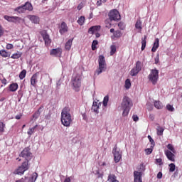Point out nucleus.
<instances>
[{
	"instance_id": "1",
	"label": "nucleus",
	"mask_w": 182,
	"mask_h": 182,
	"mask_svg": "<svg viewBox=\"0 0 182 182\" xmlns=\"http://www.w3.org/2000/svg\"><path fill=\"white\" fill-rule=\"evenodd\" d=\"M61 124L65 127H70L73 123V117L70 114V108L65 107L62 109L60 117Z\"/></svg>"
},
{
	"instance_id": "2",
	"label": "nucleus",
	"mask_w": 182,
	"mask_h": 182,
	"mask_svg": "<svg viewBox=\"0 0 182 182\" xmlns=\"http://www.w3.org/2000/svg\"><path fill=\"white\" fill-rule=\"evenodd\" d=\"M122 107L123 109L122 116H127L129 114V112H130V109L133 107V101H132V99L127 96H124L122 102Z\"/></svg>"
},
{
	"instance_id": "3",
	"label": "nucleus",
	"mask_w": 182,
	"mask_h": 182,
	"mask_svg": "<svg viewBox=\"0 0 182 182\" xmlns=\"http://www.w3.org/2000/svg\"><path fill=\"white\" fill-rule=\"evenodd\" d=\"M71 86L75 92L80 90V86H82V79H80V76L75 75L72 77Z\"/></svg>"
},
{
	"instance_id": "4",
	"label": "nucleus",
	"mask_w": 182,
	"mask_h": 182,
	"mask_svg": "<svg viewBox=\"0 0 182 182\" xmlns=\"http://www.w3.org/2000/svg\"><path fill=\"white\" fill-rule=\"evenodd\" d=\"M28 170H29V164L28 161H24L20 166L18 167V168L14 171V174H17L18 176H23L25 171H28Z\"/></svg>"
},
{
	"instance_id": "5",
	"label": "nucleus",
	"mask_w": 182,
	"mask_h": 182,
	"mask_svg": "<svg viewBox=\"0 0 182 182\" xmlns=\"http://www.w3.org/2000/svg\"><path fill=\"white\" fill-rule=\"evenodd\" d=\"M148 78L149 82H151L153 85H156L159 80V70L157 69L151 70Z\"/></svg>"
},
{
	"instance_id": "6",
	"label": "nucleus",
	"mask_w": 182,
	"mask_h": 182,
	"mask_svg": "<svg viewBox=\"0 0 182 182\" xmlns=\"http://www.w3.org/2000/svg\"><path fill=\"white\" fill-rule=\"evenodd\" d=\"M29 148H25L19 155V157L25 159V161H28L29 164V160H32V153H31Z\"/></svg>"
},
{
	"instance_id": "7",
	"label": "nucleus",
	"mask_w": 182,
	"mask_h": 182,
	"mask_svg": "<svg viewBox=\"0 0 182 182\" xmlns=\"http://www.w3.org/2000/svg\"><path fill=\"white\" fill-rule=\"evenodd\" d=\"M108 16L109 18L110 21H120L121 16H120V13H119V11L116 9L111 10L108 14Z\"/></svg>"
},
{
	"instance_id": "8",
	"label": "nucleus",
	"mask_w": 182,
	"mask_h": 182,
	"mask_svg": "<svg viewBox=\"0 0 182 182\" xmlns=\"http://www.w3.org/2000/svg\"><path fill=\"white\" fill-rule=\"evenodd\" d=\"M112 154H114V161L119 163L122 160V152L120 149L117 148V145H115L112 150Z\"/></svg>"
},
{
	"instance_id": "9",
	"label": "nucleus",
	"mask_w": 182,
	"mask_h": 182,
	"mask_svg": "<svg viewBox=\"0 0 182 182\" xmlns=\"http://www.w3.org/2000/svg\"><path fill=\"white\" fill-rule=\"evenodd\" d=\"M40 35H41L45 42V45L46 46H50V43H52V40L50 39V36H49V34H48V31L46 30H43L40 31Z\"/></svg>"
},
{
	"instance_id": "10",
	"label": "nucleus",
	"mask_w": 182,
	"mask_h": 182,
	"mask_svg": "<svg viewBox=\"0 0 182 182\" xmlns=\"http://www.w3.org/2000/svg\"><path fill=\"white\" fill-rule=\"evenodd\" d=\"M4 18L8 22H12L13 23H21L22 21V18L19 16H10L8 15H5Z\"/></svg>"
},
{
	"instance_id": "11",
	"label": "nucleus",
	"mask_w": 182,
	"mask_h": 182,
	"mask_svg": "<svg viewBox=\"0 0 182 182\" xmlns=\"http://www.w3.org/2000/svg\"><path fill=\"white\" fill-rule=\"evenodd\" d=\"M62 48H53L50 51V55L51 56H55V58H62Z\"/></svg>"
},
{
	"instance_id": "12",
	"label": "nucleus",
	"mask_w": 182,
	"mask_h": 182,
	"mask_svg": "<svg viewBox=\"0 0 182 182\" xmlns=\"http://www.w3.org/2000/svg\"><path fill=\"white\" fill-rule=\"evenodd\" d=\"M68 29L69 28L68 27V24H66L65 21H63L59 27V32L60 35H63L64 33H66Z\"/></svg>"
},
{
	"instance_id": "13",
	"label": "nucleus",
	"mask_w": 182,
	"mask_h": 182,
	"mask_svg": "<svg viewBox=\"0 0 182 182\" xmlns=\"http://www.w3.org/2000/svg\"><path fill=\"white\" fill-rule=\"evenodd\" d=\"M165 155L166 156L168 160H169L170 161H176V155H174V153H173L171 151H165Z\"/></svg>"
},
{
	"instance_id": "14",
	"label": "nucleus",
	"mask_w": 182,
	"mask_h": 182,
	"mask_svg": "<svg viewBox=\"0 0 182 182\" xmlns=\"http://www.w3.org/2000/svg\"><path fill=\"white\" fill-rule=\"evenodd\" d=\"M141 176H143V173H141V172H139L137 171H134V182H141Z\"/></svg>"
},
{
	"instance_id": "15",
	"label": "nucleus",
	"mask_w": 182,
	"mask_h": 182,
	"mask_svg": "<svg viewBox=\"0 0 182 182\" xmlns=\"http://www.w3.org/2000/svg\"><path fill=\"white\" fill-rule=\"evenodd\" d=\"M38 73L33 74L31 78V85L33 87H36V84L38 83Z\"/></svg>"
},
{
	"instance_id": "16",
	"label": "nucleus",
	"mask_w": 182,
	"mask_h": 182,
	"mask_svg": "<svg viewBox=\"0 0 182 182\" xmlns=\"http://www.w3.org/2000/svg\"><path fill=\"white\" fill-rule=\"evenodd\" d=\"M107 67L106 64H99V68L98 70L96 71L95 75L99 76L100 73H102V72L106 71Z\"/></svg>"
},
{
	"instance_id": "17",
	"label": "nucleus",
	"mask_w": 182,
	"mask_h": 182,
	"mask_svg": "<svg viewBox=\"0 0 182 182\" xmlns=\"http://www.w3.org/2000/svg\"><path fill=\"white\" fill-rule=\"evenodd\" d=\"M41 110H42V107H40L33 115L31 119V122H35L37 119L41 116Z\"/></svg>"
},
{
	"instance_id": "18",
	"label": "nucleus",
	"mask_w": 182,
	"mask_h": 182,
	"mask_svg": "<svg viewBox=\"0 0 182 182\" xmlns=\"http://www.w3.org/2000/svg\"><path fill=\"white\" fill-rule=\"evenodd\" d=\"M23 8L24 11H33V6H32V4L29 3V1L26 2L25 4L23 5Z\"/></svg>"
},
{
	"instance_id": "19",
	"label": "nucleus",
	"mask_w": 182,
	"mask_h": 182,
	"mask_svg": "<svg viewBox=\"0 0 182 182\" xmlns=\"http://www.w3.org/2000/svg\"><path fill=\"white\" fill-rule=\"evenodd\" d=\"M159 42L160 40L159 38L155 39L153 47L151 48V52H156L157 49H159V46H160Z\"/></svg>"
},
{
	"instance_id": "20",
	"label": "nucleus",
	"mask_w": 182,
	"mask_h": 182,
	"mask_svg": "<svg viewBox=\"0 0 182 182\" xmlns=\"http://www.w3.org/2000/svg\"><path fill=\"white\" fill-rule=\"evenodd\" d=\"M97 31H100V26H94L90 27L88 30V33L93 35V33H95V32H97Z\"/></svg>"
},
{
	"instance_id": "21",
	"label": "nucleus",
	"mask_w": 182,
	"mask_h": 182,
	"mask_svg": "<svg viewBox=\"0 0 182 182\" xmlns=\"http://www.w3.org/2000/svg\"><path fill=\"white\" fill-rule=\"evenodd\" d=\"M73 42V38L69 39L65 45V49L66 50H70V48H72V43Z\"/></svg>"
},
{
	"instance_id": "22",
	"label": "nucleus",
	"mask_w": 182,
	"mask_h": 182,
	"mask_svg": "<svg viewBox=\"0 0 182 182\" xmlns=\"http://www.w3.org/2000/svg\"><path fill=\"white\" fill-rule=\"evenodd\" d=\"M0 55L2 58H11V53L5 50H1Z\"/></svg>"
},
{
	"instance_id": "23",
	"label": "nucleus",
	"mask_w": 182,
	"mask_h": 182,
	"mask_svg": "<svg viewBox=\"0 0 182 182\" xmlns=\"http://www.w3.org/2000/svg\"><path fill=\"white\" fill-rule=\"evenodd\" d=\"M107 181H112V182H119L117 181V177L114 174H109L108 176Z\"/></svg>"
},
{
	"instance_id": "24",
	"label": "nucleus",
	"mask_w": 182,
	"mask_h": 182,
	"mask_svg": "<svg viewBox=\"0 0 182 182\" xmlns=\"http://www.w3.org/2000/svg\"><path fill=\"white\" fill-rule=\"evenodd\" d=\"M92 110L95 112V113H99V103L97 102H94L92 107Z\"/></svg>"
},
{
	"instance_id": "25",
	"label": "nucleus",
	"mask_w": 182,
	"mask_h": 182,
	"mask_svg": "<svg viewBox=\"0 0 182 182\" xmlns=\"http://www.w3.org/2000/svg\"><path fill=\"white\" fill-rule=\"evenodd\" d=\"M10 92H16L18 90V84L12 83L9 85Z\"/></svg>"
},
{
	"instance_id": "26",
	"label": "nucleus",
	"mask_w": 182,
	"mask_h": 182,
	"mask_svg": "<svg viewBox=\"0 0 182 182\" xmlns=\"http://www.w3.org/2000/svg\"><path fill=\"white\" fill-rule=\"evenodd\" d=\"M146 39L147 36H144V37L141 38V50H144V49H146V45L147 43V41H146Z\"/></svg>"
},
{
	"instance_id": "27",
	"label": "nucleus",
	"mask_w": 182,
	"mask_h": 182,
	"mask_svg": "<svg viewBox=\"0 0 182 182\" xmlns=\"http://www.w3.org/2000/svg\"><path fill=\"white\" fill-rule=\"evenodd\" d=\"M29 19L33 23H39V17L36 16H30Z\"/></svg>"
},
{
	"instance_id": "28",
	"label": "nucleus",
	"mask_w": 182,
	"mask_h": 182,
	"mask_svg": "<svg viewBox=\"0 0 182 182\" xmlns=\"http://www.w3.org/2000/svg\"><path fill=\"white\" fill-rule=\"evenodd\" d=\"M138 173H141L143 174V172L146 170V166H144V164H141L137 168H136Z\"/></svg>"
},
{
	"instance_id": "29",
	"label": "nucleus",
	"mask_w": 182,
	"mask_h": 182,
	"mask_svg": "<svg viewBox=\"0 0 182 182\" xmlns=\"http://www.w3.org/2000/svg\"><path fill=\"white\" fill-rule=\"evenodd\" d=\"M154 105L156 109H163V103L160 101H154Z\"/></svg>"
},
{
	"instance_id": "30",
	"label": "nucleus",
	"mask_w": 182,
	"mask_h": 182,
	"mask_svg": "<svg viewBox=\"0 0 182 182\" xmlns=\"http://www.w3.org/2000/svg\"><path fill=\"white\" fill-rule=\"evenodd\" d=\"M14 11L15 12H18V14H24L25 12V9H23V6H18L17 8H16L14 9Z\"/></svg>"
},
{
	"instance_id": "31",
	"label": "nucleus",
	"mask_w": 182,
	"mask_h": 182,
	"mask_svg": "<svg viewBox=\"0 0 182 182\" xmlns=\"http://www.w3.org/2000/svg\"><path fill=\"white\" fill-rule=\"evenodd\" d=\"M85 21H86V18H85V16H81L78 20L77 21L78 25H80V26H83V24L85 23Z\"/></svg>"
},
{
	"instance_id": "32",
	"label": "nucleus",
	"mask_w": 182,
	"mask_h": 182,
	"mask_svg": "<svg viewBox=\"0 0 182 182\" xmlns=\"http://www.w3.org/2000/svg\"><path fill=\"white\" fill-rule=\"evenodd\" d=\"M99 65H106V60L105 59V56L100 55L98 58Z\"/></svg>"
},
{
	"instance_id": "33",
	"label": "nucleus",
	"mask_w": 182,
	"mask_h": 182,
	"mask_svg": "<svg viewBox=\"0 0 182 182\" xmlns=\"http://www.w3.org/2000/svg\"><path fill=\"white\" fill-rule=\"evenodd\" d=\"M21 56H22V53L17 51V53H14L11 56V59H19V58H21Z\"/></svg>"
},
{
	"instance_id": "34",
	"label": "nucleus",
	"mask_w": 182,
	"mask_h": 182,
	"mask_svg": "<svg viewBox=\"0 0 182 182\" xmlns=\"http://www.w3.org/2000/svg\"><path fill=\"white\" fill-rule=\"evenodd\" d=\"M135 28L136 29H139V31H141L142 27H141V21L137 20L135 23Z\"/></svg>"
},
{
	"instance_id": "35",
	"label": "nucleus",
	"mask_w": 182,
	"mask_h": 182,
	"mask_svg": "<svg viewBox=\"0 0 182 182\" xmlns=\"http://www.w3.org/2000/svg\"><path fill=\"white\" fill-rule=\"evenodd\" d=\"M131 87H132V82L130 81V79H127L125 80V85H124L125 89H130Z\"/></svg>"
},
{
	"instance_id": "36",
	"label": "nucleus",
	"mask_w": 182,
	"mask_h": 182,
	"mask_svg": "<svg viewBox=\"0 0 182 182\" xmlns=\"http://www.w3.org/2000/svg\"><path fill=\"white\" fill-rule=\"evenodd\" d=\"M36 127H38V125H36L33 127L30 128L27 132V134H28V136H32V134L35 133V129H36Z\"/></svg>"
},
{
	"instance_id": "37",
	"label": "nucleus",
	"mask_w": 182,
	"mask_h": 182,
	"mask_svg": "<svg viewBox=\"0 0 182 182\" xmlns=\"http://www.w3.org/2000/svg\"><path fill=\"white\" fill-rule=\"evenodd\" d=\"M115 53H116V45L112 44L110 46V55L113 56V55Z\"/></svg>"
},
{
	"instance_id": "38",
	"label": "nucleus",
	"mask_w": 182,
	"mask_h": 182,
	"mask_svg": "<svg viewBox=\"0 0 182 182\" xmlns=\"http://www.w3.org/2000/svg\"><path fill=\"white\" fill-rule=\"evenodd\" d=\"M139 72H140L139 70L135 69L134 68H132L130 71V75L131 76H137V75L139 74Z\"/></svg>"
},
{
	"instance_id": "39",
	"label": "nucleus",
	"mask_w": 182,
	"mask_h": 182,
	"mask_svg": "<svg viewBox=\"0 0 182 182\" xmlns=\"http://www.w3.org/2000/svg\"><path fill=\"white\" fill-rule=\"evenodd\" d=\"M156 132H157V135L158 136H163L164 129L163 127H158V128L156 129Z\"/></svg>"
},
{
	"instance_id": "40",
	"label": "nucleus",
	"mask_w": 182,
	"mask_h": 182,
	"mask_svg": "<svg viewBox=\"0 0 182 182\" xmlns=\"http://www.w3.org/2000/svg\"><path fill=\"white\" fill-rule=\"evenodd\" d=\"M26 76V70H23L20 74H19V78L21 80L25 79V77Z\"/></svg>"
},
{
	"instance_id": "41",
	"label": "nucleus",
	"mask_w": 182,
	"mask_h": 182,
	"mask_svg": "<svg viewBox=\"0 0 182 182\" xmlns=\"http://www.w3.org/2000/svg\"><path fill=\"white\" fill-rule=\"evenodd\" d=\"M166 147H167V149H168V150H170V151H171L172 153H173L174 154H176V149H174V146H173V144H168V145L166 146Z\"/></svg>"
},
{
	"instance_id": "42",
	"label": "nucleus",
	"mask_w": 182,
	"mask_h": 182,
	"mask_svg": "<svg viewBox=\"0 0 182 182\" xmlns=\"http://www.w3.org/2000/svg\"><path fill=\"white\" fill-rule=\"evenodd\" d=\"M109 102V95H107L104 97L103 102H102V105L105 107H106V106H107V103Z\"/></svg>"
},
{
	"instance_id": "43",
	"label": "nucleus",
	"mask_w": 182,
	"mask_h": 182,
	"mask_svg": "<svg viewBox=\"0 0 182 182\" xmlns=\"http://www.w3.org/2000/svg\"><path fill=\"white\" fill-rule=\"evenodd\" d=\"M99 41L97 40H94L92 43V50H96V46L98 45Z\"/></svg>"
},
{
	"instance_id": "44",
	"label": "nucleus",
	"mask_w": 182,
	"mask_h": 182,
	"mask_svg": "<svg viewBox=\"0 0 182 182\" xmlns=\"http://www.w3.org/2000/svg\"><path fill=\"white\" fill-rule=\"evenodd\" d=\"M134 68L138 70L140 72V70H141V62L137 61L136 63V66Z\"/></svg>"
},
{
	"instance_id": "45",
	"label": "nucleus",
	"mask_w": 182,
	"mask_h": 182,
	"mask_svg": "<svg viewBox=\"0 0 182 182\" xmlns=\"http://www.w3.org/2000/svg\"><path fill=\"white\" fill-rule=\"evenodd\" d=\"M36 178H38V173H33L31 178V182H36Z\"/></svg>"
},
{
	"instance_id": "46",
	"label": "nucleus",
	"mask_w": 182,
	"mask_h": 182,
	"mask_svg": "<svg viewBox=\"0 0 182 182\" xmlns=\"http://www.w3.org/2000/svg\"><path fill=\"white\" fill-rule=\"evenodd\" d=\"M114 38H122V31H116L114 33Z\"/></svg>"
},
{
	"instance_id": "47",
	"label": "nucleus",
	"mask_w": 182,
	"mask_h": 182,
	"mask_svg": "<svg viewBox=\"0 0 182 182\" xmlns=\"http://www.w3.org/2000/svg\"><path fill=\"white\" fill-rule=\"evenodd\" d=\"M4 132H5V124L0 122V133H4Z\"/></svg>"
},
{
	"instance_id": "48",
	"label": "nucleus",
	"mask_w": 182,
	"mask_h": 182,
	"mask_svg": "<svg viewBox=\"0 0 182 182\" xmlns=\"http://www.w3.org/2000/svg\"><path fill=\"white\" fill-rule=\"evenodd\" d=\"M169 171L173 173L176 170V165L174 164H170L169 165Z\"/></svg>"
},
{
	"instance_id": "49",
	"label": "nucleus",
	"mask_w": 182,
	"mask_h": 182,
	"mask_svg": "<svg viewBox=\"0 0 182 182\" xmlns=\"http://www.w3.org/2000/svg\"><path fill=\"white\" fill-rule=\"evenodd\" d=\"M118 27L119 28V29H121V31H124V29L126 28V25L124 24V23L121 21L118 23Z\"/></svg>"
},
{
	"instance_id": "50",
	"label": "nucleus",
	"mask_w": 182,
	"mask_h": 182,
	"mask_svg": "<svg viewBox=\"0 0 182 182\" xmlns=\"http://www.w3.org/2000/svg\"><path fill=\"white\" fill-rule=\"evenodd\" d=\"M166 109L167 110H168V112H174V107H173V105L168 104L166 105Z\"/></svg>"
},
{
	"instance_id": "51",
	"label": "nucleus",
	"mask_w": 182,
	"mask_h": 182,
	"mask_svg": "<svg viewBox=\"0 0 182 182\" xmlns=\"http://www.w3.org/2000/svg\"><path fill=\"white\" fill-rule=\"evenodd\" d=\"M155 65H158L159 62H160V54L157 53L156 56L154 58Z\"/></svg>"
},
{
	"instance_id": "52",
	"label": "nucleus",
	"mask_w": 182,
	"mask_h": 182,
	"mask_svg": "<svg viewBox=\"0 0 182 182\" xmlns=\"http://www.w3.org/2000/svg\"><path fill=\"white\" fill-rule=\"evenodd\" d=\"M145 153H146V154H147V155L151 154V153H153V149H151V148H148V149H145Z\"/></svg>"
},
{
	"instance_id": "53",
	"label": "nucleus",
	"mask_w": 182,
	"mask_h": 182,
	"mask_svg": "<svg viewBox=\"0 0 182 182\" xmlns=\"http://www.w3.org/2000/svg\"><path fill=\"white\" fill-rule=\"evenodd\" d=\"M83 6H85V4L81 2L77 6V9H78V11H80V9H82L83 8Z\"/></svg>"
},
{
	"instance_id": "54",
	"label": "nucleus",
	"mask_w": 182,
	"mask_h": 182,
	"mask_svg": "<svg viewBox=\"0 0 182 182\" xmlns=\"http://www.w3.org/2000/svg\"><path fill=\"white\" fill-rule=\"evenodd\" d=\"M134 122H139V117L136 114L132 116Z\"/></svg>"
},
{
	"instance_id": "55",
	"label": "nucleus",
	"mask_w": 182,
	"mask_h": 182,
	"mask_svg": "<svg viewBox=\"0 0 182 182\" xmlns=\"http://www.w3.org/2000/svg\"><path fill=\"white\" fill-rule=\"evenodd\" d=\"M6 49L10 50V49H14V45L9 43L6 45Z\"/></svg>"
},
{
	"instance_id": "56",
	"label": "nucleus",
	"mask_w": 182,
	"mask_h": 182,
	"mask_svg": "<svg viewBox=\"0 0 182 182\" xmlns=\"http://www.w3.org/2000/svg\"><path fill=\"white\" fill-rule=\"evenodd\" d=\"M106 1H107V0H100V1H97V6H100V5H102V2L105 3V2H106Z\"/></svg>"
},
{
	"instance_id": "57",
	"label": "nucleus",
	"mask_w": 182,
	"mask_h": 182,
	"mask_svg": "<svg viewBox=\"0 0 182 182\" xmlns=\"http://www.w3.org/2000/svg\"><path fill=\"white\" fill-rule=\"evenodd\" d=\"M156 163L159 164V166H161V164H163V160H161V159H156Z\"/></svg>"
},
{
	"instance_id": "58",
	"label": "nucleus",
	"mask_w": 182,
	"mask_h": 182,
	"mask_svg": "<svg viewBox=\"0 0 182 182\" xmlns=\"http://www.w3.org/2000/svg\"><path fill=\"white\" fill-rule=\"evenodd\" d=\"M148 139L151 144H154V140H153L150 135L148 136Z\"/></svg>"
},
{
	"instance_id": "59",
	"label": "nucleus",
	"mask_w": 182,
	"mask_h": 182,
	"mask_svg": "<svg viewBox=\"0 0 182 182\" xmlns=\"http://www.w3.org/2000/svg\"><path fill=\"white\" fill-rule=\"evenodd\" d=\"M4 35V28L0 26V38Z\"/></svg>"
},
{
	"instance_id": "60",
	"label": "nucleus",
	"mask_w": 182,
	"mask_h": 182,
	"mask_svg": "<svg viewBox=\"0 0 182 182\" xmlns=\"http://www.w3.org/2000/svg\"><path fill=\"white\" fill-rule=\"evenodd\" d=\"M21 117H22V114H18V115H16V116L15 117V119H16V120H21Z\"/></svg>"
},
{
	"instance_id": "61",
	"label": "nucleus",
	"mask_w": 182,
	"mask_h": 182,
	"mask_svg": "<svg viewBox=\"0 0 182 182\" xmlns=\"http://www.w3.org/2000/svg\"><path fill=\"white\" fill-rule=\"evenodd\" d=\"M163 177V173L161 172H159L157 174V178H161Z\"/></svg>"
},
{
	"instance_id": "62",
	"label": "nucleus",
	"mask_w": 182,
	"mask_h": 182,
	"mask_svg": "<svg viewBox=\"0 0 182 182\" xmlns=\"http://www.w3.org/2000/svg\"><path fill=\"white\" fill-rule=\"evenodd\" d=\"M6 82H7L6 79L4 78L3 80H1V83H2L3 85H6Z\"/></svg>"
},
{
	"instance_id": "63",
	"label": "nucleus",
	"mask_w": 182,
	"mask_h": 182,
	"mask_svg": "<svg viewBox=\"0 0 182 182\" xmlns=\"http://www.w3.org/2000/svg\"><path fill=\"white\" fill-rule=\"evenodd\" d=\"M70 177H68V178H66L65 180H64V182H70Z\"/></svg>"
},
{
	"instance_id": "64",
	"label": "nucleus",
	"mask_w": 182,
	"mask_h": 182,
	"mask_svg": "<svg viewBox=\"0 0 182 182\" xmlns=\"http://www.w3.org/2000/svg\"><path fill=\"white\" fill-rule=\"evenodd\" d=\"M93 18V13L90 14V16L88 17L89 19H92Z\"/></svg>"
}]
</instances>
